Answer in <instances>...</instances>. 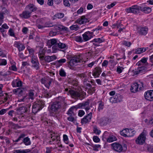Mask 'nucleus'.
<instances>
[{"instance_id":"obj_1","label":"nucleus","mask_w":153,"mask_h":153,"mask_svg":"<svg viewBox=\"0 0 153 153\" xmlns=\"http://www.w3.org/2000/svg\"><path fill=\"white\" fill-rule=\"evenodd\" d=\"M65 99L64 97H59L56 101L54 102L51 106V112L56 113L61 107V105L65 103Z\"/></svg>"},{"instance_id":"obj_2","label":"nucleus","mask_w":153,"mask_h":153,"mask_svg":"<svg viewBox=\"0 0 153 153\" xmlns=\"http://www.w3.org/2000/svg\"><path fill=\"white\" fill-rule=\"evenodd\" d=\"M81 55H75L72 57L70 62L68 63V66L71 69H73L74 67L79 62H82L83 60Z\"/></svg>"},{"instance_id":"obj_3","label":"nucleus","mask_w":153,"mask_h":153,"mask_svg":"<svg viewBox=\"0 0 153 153\" xmlns=\"http://www.w3.org/2000/svg\"><path fill=\"white\" fill-rule=\"evenodd\" d=\"M145 87V85L142 82H139L138 83H135L133 84L130 88V90L131 92L135 93L138 91L139 89L140 90H142Z\"/></svg>"},{"instance_id":"obj_4","label":"nucleus","mask_w":153,"mask_h":153,"mask_svg":"<svg viewBox=\"0 0 153 153\" xmlns=\"http://www.w3.org/2000/svg\"><path fill=\"white\" fill-rule=\"evenodd\" d=\"M44 52L43 50H40L39 51V57L41 60L45 59V60L47 62H50L56 60L57 57L56 56L53 55V56H47L45 57L44 56Z\"/></svg>"},{"instance_id":"obj_5","label":"nucleus","mask_w":153,"mask_h":153,"mask_svg":"<svg viewBox=\"0 0 153 153\" xmlns=\"http://www.w3.org/2000/svg\"><path fill=\"white\" fill-rule=\"evenodd\" d=\"M111 146L115 151L119 152H123L126 151L127 149L126 145L124 144L122 146L120 144L117 143H112Z\"/></svg>"},{"instance_id":"obj_6","label":"nucleus","mask_w":153,"mask_h":153,"mask_svg":"<svg viewBox=\"0 0 153 153\" xmlns=\"http://www.w3.org/2000/svg\"><path fill=\"white\" fill-rule=\"evenodd\" d=\"M68 93H69L73 98L78 97L81 96L82 97L85 94L84 91L82 92L80 90H70L69 91Z\"/></svg>"},{"instance_id":"obj_7","label":"nucleus","mask_w":153,"mask_h":153,"mask_svg":"<svg viewBox=\"0 0 153 153\" xmlns=\"http://www.w3.org/2000/svg\"><path fill=\"white\" fill-rule=\"evenodd\" d=\"M44 103L42 101H39L34 103L32 106V112L35 113L44 107Z\"/></svg>"},{"instance_id":"obj_8","label":"nucleus","mask_w":153,"mask_h":153,"mask_svg":"<svg viewBox=\"0 0 153 153\" xmlns=\"http://www.w3.org/2000/svg\"><path fill=\"white\" fill-rule=\"evenodd\" d=\"M135 133V131L131 129L125 128L120 131V134L125 137L133 136Z\"/></svg>"},{"instance_id":"obj_9","label":"nucleus","mask_w":153,"mask_h":153,"mask_svg":"<svg viewBox=\"0 0 153 153\" xmlns=\"http://www.w3.org/2000/svg\"><path fill=\"white\" fill-rule=\"evenodd\" d=\"M3 87V85L0 84V97L4 100L3 102H5L10 98V96L7 93H4Z\"/></svg>"},{"instance_id":"obj_10","label":"nucleus","mask_w":153,"mask_h":153,"mask_svg":"<svg viewBox=\"0 0 153 153\" xmlns=\"http://www.w3.org/2000/svg\"><path fill=\"white\" fill-rule=\"evenodd\" d=\"M146 133L144 131L142 132L136 140L137 144L142 145L145 142L146 139Z\"/></svg>"},{"instance_id":"obj_11","label":"nucleus","mask_w":153,"mask_h":153,"mask_svg":"<svg viewBox=\"0 0 153 153\" xmlns=\"http://www.w3.org/2000/svg\"><path fill=\"white\" fill-rule=\"evenodd\" d=\"M140 8L137 5H134L131 7L126 8L125 10L127 13H132L136 14L139 12Z\"/></svg>"},{"instance_id":"obj_12","label":"nucleus","mask_w":153,"mask_h":153,"mask_svg":"<svg viewBox=\"0 0 153 153\" xmlns=\"http://www.w3.org/2000/svg\"><path fill=\"white\" fill-rule=\"evenodd\" d=\"M53 80V79L49 77H46L42 78L41 79V82L42 84H44L46 88H49L51 84V82Z\"/></svg>"},{"instance_id":"obj_13","label":"nucleus","mask_w":153,"mask_h":153,"mask_svg":"<svg viewBox=\"0 0 153 153\" xmlns=\"http://www.w3.org/2000/svg\"><path fill=\"white\" fill-rule=\"evenodd\" d=\"M123 97L119 94H116L114 96L110 97L109 100L112 103L120 102L122 101Z\"/></svg>"},{"instance_id":"obj_14","label":"nucleus","mask_w":153,"mask_h":153,"mask_svg":"<svg viewBox=\"0 0 153 153\" xmlns=\"http://www.w3.org/2000/svg\"><path fill=\"white\" fill-rule=\"evenodd\" d=\"M67 47L66 45L65 44L59 42L58 44H56V45L53 46L52 47L53 53L56 52L58 50H59V49H64Z\"/></svg>"},{"instance_id":"obj_15","label":"nucleus","mask_w":153,"mask_h":153,"mask_svg":"<svg viewBox=\"0 0 153 153\" xmlns=\"http://www.w3.org/2000/svg\"><path fill=\"white\" fill-rule=\"evenodd\" d=\"M83 39L84 41H87L91 38L93 37L94 35V34L93 32H90L88 31L85 32L82 35Z\"/></svg>"},{"instance_id":"obj_16","label":"nucleus","mask_w":153,"mask_h":153,"mask_svg":"<svg viewBox=\"0 0 153 153\" xmlns=\"http://www.w3.org/2000/svg\"><path fill=\"white\" fill-rule=\"evenodd\" d=\"M144 97L147 100L153 101V90H149L145 92Z\"/></svg>"},{"instance_id":"obj_17","label":"nucleus","mask_w":153,"mask_h":153,"mask_svg":"<svg viewBox=\"0 0 153 153\" xmlns=\"http://www.w3.org/2000/svg\"><path fill=\"white\" fill-rule=\"evenodd\" d=\"M31 62L32 63V66L36 69L38 70L39 68V63L36 56H32L31 58Z\"/></svg>"},{"instance_id":"obj_18","label":"nucleus","mask_w":153,"mask_h":153,"mask_svg":"<svg viewBox=\"0 0 153 153\" xmlns=\"http://www.w3.org/2000/svg\"><path fill=\"white\" fill-rule=\"evenodd\" d=\"M92 113L90 112L82 119L81 120V123L82 124H86L89 123L91 119Z\"/></svg>"},{"instance_id":"obj_19","label":"nucleus","mask_w":153,"mask_h":153,"mask_svg":"<svg viewBox=\"0 0 153 153\" xmlns=\"http://www.w3.org/2000/svg\"><path fill=\"white\" fill-rule=\"evenodd\" d=\"M11 85L14 88L19 87L22 86V82L18 77H17L16 79L13 80Z\"/></svg>"},{"instance_id":"obj_20","label":"nucleus","mask_w":153,"mask_h":153,"mask_svg":"<svg viewBox=\"0 0 153 153\" xmlns=\"http://www.w3.org/2000/svg\"><path fill=\"white\" fill-rule=\"evenodd\" d=\"M147 67L145 66H142L138 68L137 70L133 71L134 74L136 75L145 73L147 70Z\"/></svg>"},{"instance_id":"obj_21","label":"nucleus","mask_w":153,"mask_h":153,"mask_svg":"<svg viewBox=\"0 0 153 153\" xmlns=\"http://www.w3.org/2000/svg\"><path fill=\"white\" fill-rule=\"evenodd\" d=\"M31 15V12L27 10L23 11L21 13L19 14V16L22 19H27L29 18Z\"/></svg>"},{"instance_id":"obj_22","label":"nucleus","mask_w":153,"mask_h":153,"mask_svg":"<svg viewBox=\"0 0 153 153\" xmlns=\"http://www.w3.org/2000/svg\"><path fill=\"white\" fill-rule=\"evenodd\" d=\"M87 81H88L87 79H85L83 80V82L84 86L87 89L91 90V92H94L95 91V87L91 88V85L89 83H88L87 82Z\"/></svg>"},{"instance_id":"obj_23","label":"nucleus","mask_w":153,"mask_h":153,"mask_svg":"<svg viewBox=\"0 0 153 153\" xmlns=\"http://www.w3.org/2000/svg\"><path fill=\"white\" fill-rule=\"evenodd\" d=\"M89 103L88 101L83 102L82 103H80L78 105V108L82 109H85L87 111L89 109L90 107L89 105Z\"/></svg>"},{"instance_id":"obj_24","label":"nucleus","mask_w":153,"mask_h":153,"mask_svg":"<svg viewBox=\"0 0 153 153\" xmlns=\"http://www.w3.org/2000/svg\"><path fill=\"white\" fill-rule=\"evenodd\" d=\"M147 58L144 57L137 62V64L138 66H142L147 67L149 64L147 62Z\"/></svg>"},{"instance_id":"obj_25","label":"nucleus","mask_w":153,"mask_h":153,"mask_svg":"<svg viewBox=\"0 0 153 153\" xmlns=\"http://www.w3.org/2000/svg\"><path fill=\"white\" fill-rule=\"evenodd\" d=\"M148 31V27L145 26L139 28L138 30V33L140 35H145L147 34Z\"/></svg>"},{"instance_id":"obj_26","label":"nucleus","mask_w":153,"mask_h":153,"mask_svg":"<svg viewBox=\"0 0 153 153\" xmlns=\"http://www.w3.org/2000/svg\"><path fill=\"white\" fill-rule=\"evenodd\" d=\"M51 134L52 141L53 142H55L59 144L60 141V137L59 136L54 133H52Z\"/></svg>"},{"instance_id":"obj_27","label":"nucleus","mask_w":153,"mask_h":153,"mask_svg":"<svg viewBox=\"0 0 153 153\" xmlns=\"http://www.w3.org/2000/svg\"><path fill=\"white\" fill-rule=\"evenodd\" d=\"M26 9L31 12V14L32 12L36 11L37 9V7L33 4H29L26 7Z\"/></svg>"},{"instance_id":"obj_28","label":"nucleus","mask_w":153,"mask_h":153,"mask_svg":"<svg viewBox=\"0 0 153 153\" xmlns=\"http://www.w3.org/2000/svg\"><path fill=\"white\" fill-rule=\"evenodd\" d=\"M14 46L18 48L19 51H23L25 48L24 45L19 42H15L14 43Z\"/></svg>"},{"instance_id":"obj_29","label":"nucleus","mask_w":153,"mask_h":153,"mask_svg":"<svg viewBox=\"0 0 153 153\" xmlns=\"http://www.w3.org/2000/svg\"><path fill=\"white\" fill-rule=\"evenodd\" d=\"M88 19L84 16H82L81 18L78 19L76 21V22L80 25L83 24L88 22Z\"/></svg>"},{"instance_id":"obj_30","label":"nucleus","mask_w":153,"mask_h":153,"mask_svg":"<svg viewBox=\"0 0 153 153\" xmlns=\"http://www.w3.org/2000/svg\"><path fill=\"white\" fill-rule=\"evenodd\" d=\"M25 89L24 88H17L14 89L13 92V93L19 96L22 95L23 93V90Z\"/></svg>"},{"instance_id":"obj_31","label":"nucleus","mask_w":153,"mask_h":153,"mask_svg":"<svg viewBox=\"0 0 153 153\" xmlns=\"http://www.w3.org/2000/svg\"><path fill=\"white\" fill-rule=\"evenodd\" d=\"M139 8L141 11L146 13H148L151 11V8L147 6H142L139 7Z\"/></svg>"},{"instance_id":"obj_32","label":"nucleus","mask_w":153,"mask_h":153,"mask_svg":"<svg viewBox=\"0 0 153 153\" xmlns=\"http://www.w3.org/2000/svg\"><path fill=\"white\" fill-rule=\"evenodd\" d=\"M148 48H138L135 49V53L137 54H140L146 51L148 49Z\"/></svg>"},{"instance_id":"obj_33","label":"nucleus","mask_w":153,"mask_h":153,"mask_svg":"<svg viewBox=\"0 0 153 153\" xmlns=\"http://www.w3.org/2000/svg\"><path fill=\"white\" fill-rule=\"evenodd\" d=\"M33 91L32 90H30L29 91L28 93V96H26L27 98H28L29 99V102L30 101V100L31 99V100H33L34 98V93L33 92Z\"/></svg>"},{"instance_id":"obj_34","label":"nucleus","mask_w":153,"mask_h":153,"mask_svg":"<svg viewBox=\"0 0 153 153\" xmlns=\"http://www.w3.org/2000/svg\"><path fill=\"white\" fill-rule=\"evenodd\" d=\"M23 143L26 145L28 146L31 144V142L30 141V139L27 137H26L24 138L23 140Z\"/></svg>"},{"instance_id":"obj_35","label":"nucleus","mask_w":153,"mask_h":153,"mask_svg":"<svg viewBox=\"0 0 153 153\" xmlns=\"http://www.w3.org/2000/svg\"><path fill=\"white\" fill-rule=\"evenodd\" d=\"M117 140V138L115 136L112 134H111L109 138H108L107 141V142L110 143L115 141H116Z\"/></svg>"},{"instance_id":"obj_36","label":"nucleus","mask_w":153,"mask_h":153,"mask_svg":"<svg viewBox=\"0 0 153 153\" xmlns=\"http://www.w3.org/2000/svg\"><path fill=\"white\" fill-rule=\"evenodd\" d=\"M54 27L56 30H63L65 31H67L68 30V28L67 27L60 25H59L58 26H55Z\"/></svg>"},{"instance_id":"obj_37","label":"nucleus","mask_w":153,"mask_h":153,"mask_svg":"<svg viewBox=\"0 0 153 153\" xmlns=\"http://www.w3.org/2000/svg\"><path fill=\"white\" fill-rule=\"evenodd\" d=\"M30 151L31 150L29 149L24 150L18 149L15 150V152L16 153H27Z\"/></svg>"},{"instance_id":"obj_38","label":"nucleus","mask_w":153,"mask_h":153,"mask_svg":"<svg viewBox=\"0 0 153 153\" xmlns=\"http://www.w3.org/2000/svg\"><path fill=\"white\" fill-rule=\"evenodd\" d=\"M108 122V119L106 118H103L100 119V123L102 125H105Z\"/></svg>"},{"instance_id":"obj_39","label":"nucleus","mask_w":153,"mask_h":153,"mask_svg":"<svg viewBox=\"0 0 153 153\" xmlns=\"http://www.w3.org/2000/svg\"><path fill=\"white\" fill-rule=\"evenodd\" d=\"M27 49L29 53V56L31 58H32V56H36L34 54V51L33 49L29 47L27 48Z\"/></svg>"},{"instance_id":"obj_40","label":"nucleus","mask_w":153,"mask_h":153,"mask_svg":"<svg viewBox=\"0 0 153 153\" xmlns=\"http://www.w3.org/2000/svg\"><path fill=\"white\" fill-rule=\"evenodd\" d=\"M101 72V70L100 68H96L95 71L94 72L93 74V75L94 76H98L100 75Z\"/></svg>"},{"instance_id":"obj_41","label":"nucleus","mask_w":153,"mask_h":153,"mask_svg":"<svg viewBox=\"0 0 153 153\" xmlns=\"http://www.w3.org/2000/svg\"><path fill=\"white\" fill-rule=\"evenodd\" d=\"M75 108L74 107H71L68 110L67 114L69 116H74V114L73 112V110Z\"/></svg>"},{"instance_id":"obj_42","label":"nucleus","mask_w":153,"mask_h":153,"mask_svg":"<svg viewBox=\"0 0 153 153\" xmlns=\"http://www.w3.org/2000/svg\"><path fill=\"white\" fill-rule=\"evenodd\" d=\"M93 131L96 134L99 135L101 131L99 128L96 126H93Z\"/></svg>"},{"instance_id":"obj_43","label":"nucleus","mask_w":153,"mask_h":153,"mask_svg":"<svg viewBox=\"0 0 153 153\" xmlns=\"http://www.w3.org/2000/svg\"><path fill=\"white\" fill-rule=\"evenodd\" d=\"M64 13H58L55 14L54 17V18L60 19L62 18L64 16Z\"/></svg>"},{"instance_id":"obj_44","label":"nucleus","mask_w":153,"mask_h":153,"mask_svg":"<svg viewBox=\"0 0 153 153\" xmlns=\"http://www.w3.org/2000/svg\"><path fill=\"white\" fill-rule=\"evenodd\" d=\"M104 108V103L102 101H100L99 102V106L98 108V110L99 111H100L103 110Z\"/></svg>"},{"instance_id":"obj_45","label":"nucleus","mask_w":153,"mask_h":153,"mask_svg":"<svg viewBox=\"0 0 153 153\" xmlns=\"http://www.w3.org/2000/svg\"><path fill=\"white\" fill-rule=\"evenodd\" d=\"M111 133L109 132H108L107 131L104 132L103 135V138H105L107 140L108 138Z\"/></svg>"},{"instance_id":"obj_46","label":"nucleus","mask_w":153,"mask_h":153,"mask_svg":"<svg viewBox=\"0 0 153 153\" xmlns=\"http://www.w3.org/2000/svg\"><path fill=\"white\" fill-rule=\"evenodd\" d=\"M71 30L76 31L79 29V27L76 25H73L70 27Z\"/></svg>"},{"instance_id":"obj_47","label":"nucleus","mask_w":153,"mask_h":153,"mask_svg":"<svg viewBox=\"0 0 153 153\" xmlns=\"http://www.w3.org/2000/svg\"><path fill=\"white\" fill-rule=\"evenodd\" d=\"M18 101L19 102L23 101L25 102H29V99L27 98L26 96H25L22 98L19 99L18 100Z\"/></svg>"},{"instance_id":"obj_48","label":"nucleus","mask_w":153,"mask_h":153,"mask_svg":"<svg viewBox=\"0 0 153 153\" xmlns=\"http://www.w3.org/2000/svg\"><path fill=\"white\" fill-rule=\"evenodd\" d=\"M87 72H85L79 74H78V76L79 77L83 79L84 78H85V79H86V78L87 77Z\"/></svg>"},{"instance_id":"obj_49","label":"nucleus","mask_w":153,"mask_h":153,"mask_svg":"<svg viewBox=\"0 0 153 153\" xmlns=\"http://www.w3.org/2000/svg\"><path fill=\"white\" fill-rule=\"evenodd\" d=\"M59 75L62 77L65 76L66 75V72L63 69H61L59 71Z\"/></svg>"},{"instance_id":"obj_50","label":"nucleus","mask_w":153,"mask_h":153,"mask_svg":"<svg viewBox=\"0 0 153 153\" xmlns=\"http://www.w3.org/2000/svg\"><path fill=\"white\" fill-rule=\"evenodd\" d=\"M63 140L64 142L66 144L69 143L68 138V136L66 134L63 135Z\"/></svg>"},{"instance_id":"obj_51","label":"nucleus","mask_w":153,"mask_h":153,"mask_svg":"<svg viewBox=\"0 0 153 153\" xmlns=\"http://www.w3.org/2000/svg\"><path fill=\"white\" fill-rule=\"evenodd\" d=\"M75 40L78 42H82L83 41V39H82L81 36H76L75 38Z\"/></svg>"},{"instance_id":"obj_52","label":"nucleus","mask_w":153,"mask_h":153,"mask_svg":"<svg viewBox=\"0 0 153 153\" xmlns=\"http://www.w3.org/2000/svg\"><path fill=\"white\" fill-rule=\"evenodd\" d=\"M93 41L95 42L100 43L103 42L104 40L102 38H98L94 39Z\"/></svg>"},{"instance_id":"obj_53","label":"nucleus","mask_w":153,"mask_h":153,"mask_svg":"<svg viewBox=\"0 0 153 153\" xmlns=\"http://www.w3.org/2000/svg\"><path fill=\"white\" fill-rule=\"evenodd\" d=\"M124 69L123 67L118 66L117 67V71L118 73L120 74L122 72Z\"/></svg>"},{"instance_id":"obj_54","label":"nucleus","mask_w":153,"mask_h":153,"mask_svg":"<svg viewBox=\"0 0 153 153\" xmlns=\"http://www.w3.org/2000/svg\"><path fill=\"white\" fill-rule=\"evenodd\" d=\"M8 33V34L11 36L14 37L15 36L13 30L11 28L9 30Z\"/></svg>"},{"instance_id":"obj_55","label":"nucleus","mask_w":153,"mask_h":153,"mask_svg":"<svg viewBox=\"0 0 153 153\" xmlns=\"http://www.w3.org/2000/svg\"><path fill=\"white\" fill-rule=\"evenodd\" d=\"M7 64V62L5 59H1L0 61V65H6Z\"/></svg>"},{"instance_id":"obj_56","label":"nucleus","mask_w":153,"mask_h":153,"mask_svg":"<svg viewBox=\"0 0 153 153\" xmlns=\"http://www.w3.org/2000/svg\"><path fill=\"white\" fill-rule=\"evenodd\" d=\"M50 41L51 45L55 46L56 44H58V42H57L56 39H53L50 40Z\"/></svg>"},{"instance_id":"obj_57","label":"nucleus","mask_w":153,"mask_h":153,"mask_svg":"<svg viewBox=\"0 0 153 153\" xmlns=\"http://www.w3.org/2000/svg\"><path fill=\"white\" fill-rule=\"evenodd\" d=\"M45 27H51L53 26V24L49 22H48L44 24Z\"/></svg>"},{"instance_id":"obj_58","label":"nucleus","mask_w":153,"mask_h":153,"mask_svg":"<svg viewBox=\"0 0 153 153\" xmlns=\"http://www.w3.org/2000/svg\"><path fill=\"white\" fill-rule=\"evenodd\" d=\"M0 74L2 76H6L7 75H10V72L9 71H6L5 73H4L3 72H0Z\"/></svg>"},{"instance_id":"obj_59","label":"nucleus","mask_w":153,"mask_h":153,"mask_svg":"<svg viewBox=\"0 0 153 153\" xmlns=\"http://www.w3.org/2000/svg\"><path fill=\"white\" fill-rule=\"evenodd\" d=\"M57 62L59 63V65H62L63 63H65L66 62V60L65 59H62L59 60H57Z\"/></svg>"},{"instance_id":"obj_60","label":"nucleus","mask_w":153,"mask_h":153,"mask_svg":"<svg viewBox=\"0 0 153 153\" xmlns=\"http://www.w3.org/2000/svg\"><path fill=\"white\" fill-rule=\"evenodd\" d=\"M85 114V112L82 110H79V111L78 115L80 117H82Z\"/></svg>"},{"instance_id":"obj_61","label":"nucleus","mask_w":153,"mask_h":153,"mask_svg":"<svg viewBox=\"0 0 153 153\" xmlns=\"http://www.w3.org/2000/svg\"><path fill=\"white\" fill-rule=\"evenodd\" d=\"M8 110V108L3 109L0 111V115H2L4 114Z\"/></svg>"},{"instance_id":"obj_62","label":"nucleus","mask_w":153,"mask_h":153,"mask_svg":"<svg viewBox=\"0 0 153 153\" xmlns=\"http://www.w3.org/2000/svg\"><path fill=\"white\" fill-rule=\"evenodd\" d=\"M53 148L51 147H46L45 153H51L52 150Z\"/></svg>"},{"instance_id":"obj_63","label":"nucleus","mask_w":153,"mask_h":153,"mask_svg":"<svg viewBox=\"0 0 153 153\" xmlns=\"http://www.w3.org/2000/svg\"><path fill=\"white\" fill-rule=\"evenodd\" d=\"M123 44L124 45H125L128 47H130L131 44L130 42L126 41H124L123 42Z\"/></svg>"},{"instance_id":"obj_64","label":"nucleus","mask_w":153,"mask_h":153,"mask_svg":"<svg viewBox=\"0 0 153 153\" xmlns=\"http://www.w3.org/2000/svg\"><path fill=\"white\" fill-rule=\"evenodd\" d=\"M93 140L95 142L97 143L100 141V139L97 136H94L93 137Z\"/></svg>"}]
</instances>
